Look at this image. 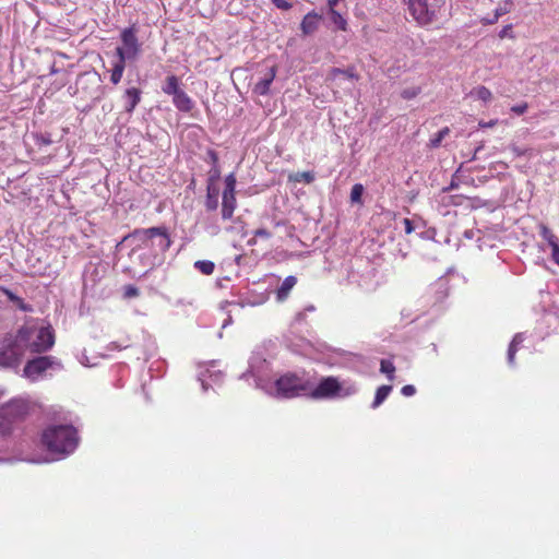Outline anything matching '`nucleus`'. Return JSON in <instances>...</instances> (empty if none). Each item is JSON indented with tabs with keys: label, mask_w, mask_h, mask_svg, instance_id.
Wrapping results in <instances>:
<instances>
[{
	"label": "nucleus",
	"mask_w": 559,
	"mask_h": 559,
	"mask_svg": "<svg viewBox=\"0 0 559 559\" xmlns=\"http://www.w3.org/2000/svg\"><path fill=\"white\" fill-rule=\"evenodd\" d=\"M219 197V190L215 187V185H207L206 187V198H205V209L210 212L215 211L219 202L217 198Z\"/></svg>",
	"instance_id": "obj_19"
},
{
	"label": "nucleus",
	"mask_w": 559,
	"mask_h": 559,
	"mask_svg": "<svg viewBox=\"0 0 559 559\" xmlns=\"http://www.w3.org/2000/svg\"><path fill=\"white\" fill-rule=\"evenodd\" d=\"M405 234H411L414 230V223H412L408 218L403 219Z\"/></svg>",
	"instance_id": "obj_44"
},
{
	"label": "nucleus",
	"mask_w": 559,
	"mask_h": 559,
	"mask_svg": "<svg viewBox=\"0 0 559 559\" xmlns=\"http://www.w3.org/2000/svg\"><path fill=\"white\" fill-rule=\"evenodd\" d=\"M474 95L484 102H489L492 99L491 91L486 86H478L473 91Z\"/></svg>",
	"instance_id": "obj_30"
},
{
	"label": "nucleus",
	"mask_w": 559,
	"mask_h": 559,
	"mask_svg": "<svg viewBox=\"0 0 559 559\" xmlns=\"http://www.w3.org/2000/svg\"><path fill=\"white\" fill-rule=\"evenodd\" d=\"M257 242H258V237H255V236L253 235V237L247 241V245H249V246H255V245H257Z\"/></svg>",
	"instance_id": "obj_50"
},
{
	"label": "nucleus",
	"mask_w": 559,
	"mask_h": 559,
	"mask_svg": "<svg viewBox=\"0 0 559 559\" xmlns=\"http://www.w3.org/2000/svg\"><path fill=\"white\" fill-rule=\"evenodd\" d=\"M180 90L179 79L175 74L168 75L162 87L163 93L171 97H174Z\"/></svg>",
	"instance_id": "obj_20"
},
{
	"label": "nucleus",
	"mask_w": 559,
	"mask_h": 559,
	"mask_svg": "<svg viewBox=\"0 0 559 559\" xmlns=\"http://www.w3.org/2000/svg\"><path fill=\"white\" fill-rule=\"evenodd\" d=\"M329 13L331 16V21L337 28L342 32H346L348 29V23L346 20L335 10V7H329Z\"/></svg>",
	"instance_id": "obj_22"
},
{
	"label": "nucleus",
	"mask_w": 559,
	"mask_h": 559,
	"mask_svg": "<svg viewBox=\"0 0 559 559\" xmlns=\"http://www.w3.org/2000/svg\"><path fill=\"white\" fill-rule=\"evenodd\" d=\"M316 179V176L311 171H298L289 176V180L293 182H305L311 183Z\"/></svg>",
	"instance_id": "obj_24"
},
{
	"label": "nucleus",
	"mask_w": 559,
	"mask_h": 559,
	"mask_svg": "<svg viewBox=\"0 0 559 559\" xmlns=\"http://www.w3.org/2000/svg\"><path fill=\"white\" fill-rule=\"evenodd\" d=\"M297 284V278L293 275L285 278V281L282 282V285L277 287L275 292V298L278 302L285 301L294 288V286Z\"/></svg>",
	"instance_id": "obj_18"
},
{
	"label": "nucleus",
	"mask_w": 559,
	"mask_h": 559,
	"mask_svg": "<svg viewBox=\"0 0 559 559\" xmlns=\"http://www.w3.org/2000/svg\"><path fill=\"white\" fill-rule=\"evenodd\" d=\"M513 8L512 0H503L499 2L498 7L495 9L492 14H488L487 16L483 17L481 22L485 25H492L495 24L500 16L504 15L506 13L510 12Z\"/></svg>",
	"instance_id": "obj_14"
},
{
	"label": "nucleus",
	"mask_w": 559,
	"mask_h": 559,
	"mask_svg": "<svg viewBox=\"0 0 559 559\" xmlns=\"http://www.w3.org/2000/svg\"><path fill=\"white\" fill-rule=\"evenodd\" d=\"M401 393L404 396H413L416 394V386L414 384H405L402 386Z\"/></svg>",
	"instance_id": "obj_40"
},
{
	"label": "nucleus",
	"mask_w": 559,
	"mask_h": 559,
	"mask_svg": "<svg viewBox=\"0 0 559 559\" xmlns=\"http://www.w3.org/2000/svg\"><path fill=\"white\" fill-rule=\"evenodd\" d=\"M221 174L219 165H213L209 171L207 185H215V182L219 180Z\"/></svg>",
	"instance_id": "obj_33"
},
{
	"label": "nucleus",
	"mask_w": 559,
	"mask_h": 559,
	"mask_svg": "<svg viewBox=\"0 0 559 559\" xmlns=\"http://www.w3.org/2000/svg\"><path fill=\"white\" fill-rule=\"evenodd\" d=\"M511 33H512V25H506V26H503V27H502V29L500 31V33H499V37H500V38H503V37H506V36H512V35H511Z\"/></svg>",
	"instance_id": "obj_46"
},
{
	"label": "nucleus",
	"mask_w": 559,
	"mask_h": 559,
	"mask_svg": "<svg viewBox=\"0 0 559 559\" xmlns=\"http://www.w3.org/2000/svg\"><path fill=\"white\" fill-rule=\"evenodd\" d=\"M518 352L516 340H514L511 345L508 347V361L509 364H513L515 359V354Z\"/></svg>",
	"instance_id": "obj_37"
},
{
	"label": "nucleus",
	"mask_w": 559,
	"mask_h": 559,
	"mask_svg": "<svg viewBox=\"0 0 559 559\" xmlns=\"http://www.w3.org/2000/svg\"><path fill=\"white\" fill-rule=\"evenodd\" d=\"M392 391V385L383 384L377 388L371 407L374 409L382 405Z\"/></svg>",
	"instance_id": "obj_21"
},
{
	"label": "nucleus",
	"mask_w": 559,
	"mask_h": 559,
	"mask_svg": "<svg viewBox=\"0 0 559 559\" xmlns=\"http://www.w3.org/2000/svg\"><path fill=\"white\" fill-rule=\"evenodd\" d=\"M320 15L316 12L307 13L300 24V29L302 34H312L316 33V29L319 28Z\"/></svg>",
	"instance_id": "obj_17"
},
{
	"label": "nucleus",
	"mask_w": 559,
	"mask_h": 559,
	"mask_svg": "<svg viewBox=\"0 0 559 559\" xmlns=\"http://www.w3.org/2000/svg\"><path fill=\"white\" fill-rule=\"evenodd\" d=\"M17 307H19L22 311H29V310H31V308H29L27 305H25V302H24V301H22V304H17Z\"/></svg>",
	"instance_id": "obj_49"
},
{
	"label": "nucleus",
	"mask_w": 559,
	"mask_h": 559,
	"mask_svg": "<svg viewBox=\"0 0 559 559\" xmlns=\"http://www.w3.org/2000/svg\"><path fill=\"white\" fill-rule=\"evenodd\" d=\"M4 293L11 301H14L16 304H23V299L15 296L11 290L4 289Z\"/></svg>",
	"instance_id": "obj_45"
},
{
	"label": "nucleus",
	"mask_w": 559,
	"mask_h": 559,
	"mask_svg": "<svg viewBox=\"0 0 559 559\" xmlns=\"http://www.w3.org/2000/svg\"><path fill=\"white\" fill-rule=\"evenodd\" d=\"M509 150L512 151V153L516 157L525 156L528 152L527 148H522V147L518 146L516 144L509 145Z\"/></svg>",
	"instance_id": "obj_39"
},
{
	"label": "nucleus",
	"mask_w": 559,
	"mask_h": 559,
	"mask_svg": "<svg viewBox=\"0 0 559 559\" xmlns=\"http://www.w3.org/2000/svg\"><path fill=\"white\" fill-rule=\"evenodd\" d=\"M236 176L234 173H230L225 178V189L223 193H236Z\"/></svg>",
	"instance_id": "obj_31"
},
{
	"label": "nucleus",
	"mask_w": 559,
	"mask_h": 559,
	"mask_svg": "<svg viewBox=\"0 0 559 559\" xmlns=\"http://www.w3.org/2000/svg\"><path fill=\"white\" fill-rule=\"evenodd\" d=\"M277 66H270L260 80L254 84L253 92L257 95L265 96L270 92V86L275 79Z\"/></svg>",
	"instance_id": "obj_11"
},
{
	"label": "nucleus",
	"mask_w": 559,
	"mask_h": 559,
	"mask_svg": "<svg viewBox=\"0 0 559 559\" xmlns=\"http://www.w3.org/2000/svg\"><path fill=\"white\" fill-rule=\"evenodd\" d=\"M35 329L24 324L15 333H7L0 342V367L16 369L28 350V338L34 336Z\"/></svg>",
	"instance_id": "obj_1"
},
{
	"label": "nucleus",
	"mask_w": 559,
	"mask_h": 559,
	"mask_svg": "<svg viewBox=\"0 0 559 559\" xmlns=\"http://www.w3.org/2000/svg\"><path fill=\"white\" fill-rule=\"evenodd\" d=\"M124 298L130 299L139 296V288L133 286V284H128L124 286Z\"/></svg>",
	"instance_id": "obj_35"
},
{
	"label": "nucleus",
	"mask_w": 559,
	"mask_h": 559,
	"mask_svg": "<svg viewBox=\"0 0 559 559\" xmlns=\"http://www.w3.org/2000/svg\"><path fill=\"white\" fill-rule=\"evenodd\" d=\"M413 20L420 26H428L437 21L447 0H404Z\"/></svg>",
	"instance_id": "obj_3"
},
{
	"label": "nucleus",
	"mask_w": 559,
	"mask_h": 559,
	"mask_svg": "<svg viewBox=\"0 0 559 559\" xmlns=\"http://www.w3.org/2000/svg\"><path fill=\"white\" fill-rule=\"evenodd\" d=\"M354 392L352 389L343 390L340 380L335 377H326L307 392L311 399L328 400L338 396H348Z\"/></svg>",
	"instance_id": "obj_6"
},
{
	"label": "nucleus",
	"mask_w": 559,
	"mask_h": 559,
	"mask_svg": "<svg viewBox=\"0 0 559 559\" xmlns=\"http://www.w3.org/2000/svg\"><path fill=\"white\" fill-rule=\"evenodd\" d=\"M194 267L203 275H211L214 272V263L211 260H198L194 262Z\"/></svg>",
	"instance_id": "obj_25"
},
{
	"label": "nucleus",
	"mask_w": 559,
	"mask_h": 559,
	"mask_svg": "<svg viewBox=\"0 0 559 559\" xmlns=\"http://www.w3.org/2000/svg\"><path fill=\"white\" fill-rule=\"evenodd\" d=\"M122 48L126 49L130 55L138 59L141 53V43L138 38V28L132 25L121 33Z\"/></svg>",
	"instance_id": "obj_10"
},
{
	"label": "nucleus",
	"mask_w": 559,
	"mask_h": 559,
	"mask_svg": "<svg viewBox=\"0 0 559 559\" xmlns=\"http://www.w3.org/2000/svg\"><path fill=\"white\" fill-rule=\"evenodd\" d=\"M56 364V358L40 355L28 360L24 367V377L31 381L38 378Z\"/></svg>",
	"instance_id": "obj_8"
},
{
	"label": "nucleus",
	"mask_w": 559,
	"mask_h": 559,
	"mask_svg": "<svg viewBox=\"0 0 559 559\" xmlns=\"http://www.w3.org/2000/svg\"><path fill=\"white\" fill-rule=\"evenodd\" d=\"M34 136H35L36 144L39 146H46L51 143V140L48 135H45L41 133H36Z\"/></svg>",
	"instance_id": "obj_38"
},
{
	"label": "nucleus",
	"mask_w": 559,
	"mask_h": 559,
	"mask_svg": "<svg viewBox=\"0 0 559 559\" xmlns=\"http://www.w3.org/2000/svg\"><path fill=\"white\" fill-rule=\"evenodd\" d=\"M116 348H128V345H124L123 347H116Z\"/></svg>",
	"instance_id": "obj_53"
},
{
	"label": "nucleus",
	"mask_w": 559,
	"mask_h": 559,
	"mask_svg": "<svg viewBox=\"0 0 559 559\" xmlns=\"http://www.w3.org/2000/svg\"><path fill=\"white\" fill-rule=\"evenodd\" d=\"M32 340L33 337L28 338V350L34 354H43L56 345V331L51 324L47 323L37 330L36 340Z\"/></svg>",
	"instance_id": "obj_7"
},
{
	"label": "nucleus",
	"mask_w": 559,
	"mask_h": 559,
	"mask_svg": "<svg viewBox=\"0 0 559 559\" xmlns=\"http://www.w3.org/2000/svg\"><path fill=\"white\" fill-rule=\"evenodd\" d=\"M380 372L386 374L389 381L394 380L395 366L391 360L382 359L380 360Z\"/></svg>",
	"instance_id": "obj_26"
},
{
	"label": "nucleus",
	"mask_w": 559,
	"mask_h": 559,
	"mask_svg": "<svg viewBox=\"0 0 559 559\" xmlns=\"http://www.w3.org/2000/svg\"><path fill=\"white\" fill-rule=\"evenodd\" d=\"M364 193V187L360 183H356L350 191V200L353 203H361V197Z\"/></svg>",
	"instance_id": "obj_32"
},
{
	"label": "nucleus",
	"mask_w": 559,
	"mask_h": 559,
	"mask_svg": "<svg viewBox=\"0 0 559 559\" xmlns=\"http://www.w3.org/2000/svg\"><path fill=\"white\" fill-rule=\"evenodd\" d=\"M497 123H498V120H496V119L495 120H490L488 122H483L481 121V122L478 123V127H480V128H493V127L497 126Z\"/></svg>",
	"instance_id": "obj_47"
},
{
	"label": "nucleus",
	"mask_w": 559,
	"mask_h": 559,
	"mask_svg": "<svg viewBox=\"0 0 559 559\" xmlns=\"http://www.w3.org/2000/svg\"><path fill=\"white\" fill-rule=\"evenodd\" d=\"M173 104L177 110L186 114L191 112L194 108L193 98L185 90H180L173 96Z\"/></svg>",
	"instance_id": "obj_12"
},
{
	"label": "nucleus",
	"mask_w": 559,
	"mask_h": 559,
	"mask_svg": "<svg viewBox=\"0 0 559 559\" xmlns=\"http://www.w3.org/2000/svg\"><path fill=\"white\" fill-rule=\"evenodd\" d=\"M420 93H421L420 87H409V88H405L402 91L401 97L404 99H414Z\"/></svg>",
	"instance_id": "obj_34"
},
{
	"label": "nucleus",
	"mask_w": 559,
	"mask_h": 559,
	"mask_svg": "<svg viewBox=\"0 0 559 559\" xmlns=\"http://www.w3.org/2000/svg\"><path fill=\"white\" fill-rule=\"evenodd\" d=\"M341 0H328V5L329 7H336L337 5V2H340Z\"/></svg>",
	"instance_id": "obj_51"
},
{
	"label": "nucleus",
	"mask_w": 559,
	"mask_h": 559,
	"mask_svg": "<svg viewBox=\"0 0 559 559\" xmlns=\"http://www.w3.org/2000/svg\"><path fill=\"white\" fill-rule=\"evenodd\" d=\"M254 236L258 238L269 239L272 234L266 228H258L254 230Z\"/></svg>",
	"instance_id": "obj_43"
},
{
	"label": "nucleus",
	"mask_w": 559,
	"mask_h": 559,
	"mask_svg": "<svg viewBox=\"0 0 559 559\" xmlns=\"http://www.w3.org/2000/svg\"><path fill=\"white\" fill-rule=\"evenodd\" d=\"M538 230H539V236L543 239H545L551 248L559 245L558 237L546 225H539Z\"/></svg>",
	"instance_id": "obj_23"
},
{
	"label": "nucleus",
	"mask_w": 559,
	"mask_h": 559,
	"mask_svg": "<svg viewBox=\"0 0 559 559\" xmlns=\"http://www.w3.org/2000/svg\"><path fill=\"white\" fill-rule=\"evenodd\" d=\"M310 388L311 382L296 373H286L275 380L276 394L285 399H293L300 393H307Z\"/></svg>",
	"instance_id": "obj_5"
},
{
	"label": "nucleus",
	"mask_w": 559,
	"mask_h": 559,
	"mask_svg": "<svg viewBox=\"0 0 559 559\" xmlns=\"http://www.w3.org/2000/svg\"><path fill=\"white\" fill-rule=\"evenodd\" d=\"M236 206V192H223L222 217L224 221L231 219Z\"/></svg>",
	"instance_id": "obj_15"
},
{
	"label": "nucleus",
	"mask_w": 559,
	"mask_h": 559,
	"mask_svg": "<svg viewBox=\"0 0 559 559\" xmlns=\"http://www.w3.org/2000/svg\"><path fill=\"white\" fill-rule=\"evenodd\" d=\"M141 90L138 87L127 88L123 94L126 100L124 109L127 112H132L141 100Z\"/></svg>",
	"instance_id": "obj_16"
},
{
	"label": "nucleus",
	"mask_w": 559,
	"mask_h": 559,
	"mask_svg": "<svg viewBox=\"0 0 559 559\" xmlns=\"http://www.w3.org/2000/svg\"><path fill=\"white\" fill-rule=\"evenodd\" d=\"M552 249V259L559 265V245L555 246Z\"/></svg>",
	"instance_id": "obj_48"
},
{
	"label": "nucleus",
	"mask_w": 559,
	"mask_h": 559,
	"mask_svg": "<svg viewBox=\"0 0 559 559\" xmlns=\"http://www.w3.org/2000/svg\"><path fill=\"white\" fill-rule=\"evenodd\" d=\"M206 156H207V159L211 162L212 166L219 165V156L217 155V153L215 151L207 150Z\"/></svg>",
	"instance_id": "obj_41"
},
{
	"label": "nucleus",
	"mask_w": 559,
	"mask_h": 559,
	"mask_svg": "<svg viewBox=\"0 0 559 559\" xmlns=\"http://www.w3.org/2000/svg\"><path fill=\"white\" fill-rule=\"evenodd\" d=\"M271 2L278 9L289 10L293 5L286 0H271Z\"/></svg>",
	"instance_id": "obj_42"
},
{
	"label": "nucleus",
	"mask_w": 559,
	"mask_h": 559,
	"mask_svg": "<svg viewBox=\"0 0 559 559\" xmlns=\"http://www.w3.org/2000/svg\"><path fill=\"white\" fill-rule=\"evenodd\" d=\"M155 237H160L159 239V248L162 251H167L170 248L171 240L167 233L166 227L155 226L148 228H135L133 231L129 233L124 236L122 242L129 240H135L138 242L136 248L143 249L152 246V240Z\"/></svg>",
	"instance_id": "obj_4"
},
{
	"label": "nucleus",
	"mask_w": 559,
	"mask_h": 559,
	"mask_svg": "<svg viewBox=\"0 0 559 559\" xmlns=\"http://www.w3.org/2000/svg\"><path fill=\"white\" fill-rule=\"evenodd\" d=\"M9 431H10V427H7V428H4V429L2 430V432H4V433H5V432H9Z\"/></svg>",
	"instance_id": "obj_52"
},
{
	"label": "nucleus",
	"mask_w": 559,
	"mask_h": 559,
	"mask_svg": "<svg viewBox=\"0 0 559 559\" xmlns=\"http://www.w3.org/2000/svg\"><path fill=\"white\" fill-rule=\"evenodd\" d=\"M124 70H126V66H116V63H114V66L110 70L111 84L117 85L121 82V80L123 78Z\"/></svg>",
	"instance_id": "obj_28"
},
{
	"label": "nucleus",
	"mask_w": 559,
	"mask_h": 559,
	"mask_svg": "<svg viewBox=\"0 0 559 559\" xmlns=\"http://www.w3.org/2000/svg\"><path fill=\"white\" fill-rule=\"evenodd\" d=\"M527 108H528V104L526 102H522V103H519L516 105H513L511 107V110L518 115V116H522L524 115L526 111H527Z\"/></svg>",
	"instance_id": "obj_36"
},
{
	"label": "nucleus",
	"mask_w": 559,
	"mask_h": 559,
	"mask_svg": "<svg viewBox=\"0 0 559 559\" xmlns=\"http://www.w3.org/2000/svg\"><path fill=\"white\" fill-rule=\"evenodd\" d=\"M115 53H116V56H118V61L115 64H122L123 67H126L127 61H135L136 60L132 55H130L121 46L116 47Z\"/></svg>",
	"instance_id": "obj_27"
},
{
	"label": "nucleus",
	"mask_w": 559,
	"mask_h": 559,
	"mask_svg": "<svg viewBox=\"0 0 559 559\" xmlns=\"http://www.w3.org/2000/svg\"><path fill=\"white\" fill-rule=\"evenodd\" d=\"M28 414V405L23 400H13L0 408V418L9 424L23 419Z\"/></svg>",
	"instance_id": "obj_9"
},
{
	"label": "nucleus",
	"mask_w": 559,
	"mask_h": 559,
	"mask_svg": "<svg viewBox=\"0 0 559 559\" xmlns=\"http://www.w3.org/2000/svg\"><path fill=\"white\" fill-rule=\"evenodd\" d=\"M450 133L449 127H443L438 132L433 134V136L429 140V146L436 148L440 145L441 141L444 136Z\"/></svg>",
	"instance_id": "obj_29"
},
{
	"label": "nucleus",
	"mask_w": 559,
	"mask_h": 559,
	"mask_svg": "<svg viewBox=\"0 0 559 559\" xmlns=\"http://www.w3.org/2000/svg\"><path fill=\"white\" fill-rule=\"evenodd\" d=\"M40 442L49 453L64 456L78 447V431L71 425H51L43 431Z\"/></svg>",
	"instance_id": "obj_2"
},
{
	"label": "nucleus",
	"mask_w": 559,
	"mask_h": 559,
	"mask_svg": "<svg viewBox=\"0 0 559 559\" xmlns=\"http://www.w3.org/2000/svg\"><path fill=\"white\" fill-rule=\"evenodd\" d=\"M341 75L344 78H347L349 80H354V81H358L360 79V75L357 72L356 67L347 66L345 69H341V68H336V67L331 68L326 75V80L330 82H335L337 80V78Z\"/></svg>",
	"instance_id": "obj_13"
}]
</instances>
